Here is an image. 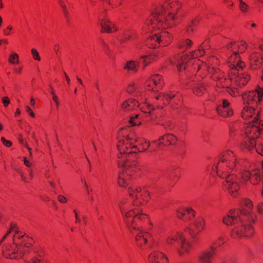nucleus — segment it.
Returning a JSON list of instances; mask_svg holds the SVG:
<instances>
[{
	"instance_id": "53",
	"label": "nucleus",
	"mask_w": 263,
	"mask_h": 263,
	"mask_svg": "<svg viewBox=\"0 0 263 263\" xmlns=\"http://www.w3.org/2000/svg\"><path fill=\"white\" fill-rule=\"evenodd\" d=\"M73 212H74V213L75 214V217H76V222L80 223V219L78 218V215L77 214V212L76 210H74Z\"/></svg>"
},
{
	"instance_id": "31",
	"label": "nucleus",
	"mask_w": 263,
	"mask_h": 263,
	"mask_svg": "<svg viewBox=\"0 0 263 263\" xmlns=\"http://www.w3.org/2000/svg\"><path fill=\"white\" fill-rule=\"evenodd\" d=\"M139 66V62L134 61L127 62L124 67V69L130 70L133 71H137Z\"/></svg>"
},
{
	"instance_id": "5",
	"label": "nucleus",
	"mask_w": 263,
	"mask_h": 263,
	"mask_svg": "<svg viewBox=\"0 0 263 263\" xmlns=\"http://www.w3.org/2000/svg\"><path fill=\"white\" fill-rule=\"evenodd\" d=\"M245 66V63L239 59H236L233 63L229 65L231 84L232 87L238 89V93L239 88L245 86L250 79V76L247 73L241 72Z\"/></svg>"
},
{
	"instance_id": "27",
	"label": "nucleus",
	"mask_w": 263,
	"mask_h": 263,
	"mask_svg": "<svg viewBox=\"0 0 263 263\" xmlns=\"http://www.w3.org/2000/svg\"><path fill=\"white\" fill-rule=\"evenodd\" d=\"M242 46H245L244 48H241L240 46L237 45L235 43H232L228 46V49L233 52V54L231 55V57L229 59V63L230 64L233 63L234 61L233 60V57H235L237 58V55H238V53L237 51V49L239 48L241 51V52H243L245 49L246 48V46L245 45V43H243Z\"/></svg>"
},
{
	"instance_id": "62",
	"label": "nucleus",
	"mask_w": 263,
	"mask_h": 263,
	"mask_svg": "<svg viewBox=\"0 0 263 263\" xmlns=\"http://www.w3.org/2000/svg\"><path fill=\"white\" fill-rule=\"evenodd\" d=\"M28 172L29 173V176L30 177V179H31L33 177V173L31 170H28Z\"/></svg>"
},
{
	"instance_id": "52",
	"label": "nucleus",
	"mask_w": 263,
	"mask_h": 263,
	"mask_svg": "<svg viewBox=\"0 0 263 263\" xmlns=\"http://www.w3.org/2000/svg\"><path fill=\"white\" fill-rule=\"evenodd\" d=\"M49 183L50 185L54 190V192L55 193H57L56 190H55L56 185H55V183L52 181H49Z\"/></svg>"
},
{
	"instance_id": "54",
	"label": "nucleus",
	"mask_w": 263,
	"mask_h": 263,
	"mask_svg": "<svg viewBox=\"0 0 263 263\" xmlns=\"http://www.w3.org/2000/svg\"><path fill=\"white\" fill-rule=\"evenodd\" d=\"M64 74L65 76V78H66V81L67 82V83L68 84H70V80L69 78V77L68 76V75L66 74V73L65 72H64Z\"/></svg>"
},
{
	"instance_id": "37",
	"label": "nucleus",
	"mask_w": 263,
	"mask_h": 263,
	"mask_svg": "<svg viewBox=\"0 0 263 263\" xmlns=\"http://www.w3.org/2000/svg\"><path fill=\"white\" fill-rule=\"evenodd\" d=\"M239 8L242 11L245 12L247 11L248 5L242 0H239Z\"/></svg>"
},
{
	"instance_id": "61",
	"label": "nucleus",
	"mask_w": 263,
	"mask_h": 263,
	"mask_svg": "<svg viewBox=\"0 0 263 263\" xmlns=\"http://www.w3.org/2000/svg\"><path fill=\"white\" fill-rule=\"evenodd\" d=\"M52 98L54 102H57V100H58V97L55 94L52 95Z\"/></svg>"
},
{
	"instance_id": "50",
	"label": "nucleus",
	"mask_w": 263,
	"mask_h": 263,
	"mask_svg": "<svg viewBox=\"0 0 263 263\" xmlns=\"http://www.w3.org/2000/svg\"><path fill=\"white\" fill-rule=\"evenodd\" d=\"M257 210L259 213H263V202L258 204Z\"/></svg>"
},
{
	"instance_id": "34",
	"label": "nucleus",
	"mask_w": 263,
	"mask_h": 263,
	"mask_svg": "<svg viewBox=\"0 0 263 263\" xmlns=\"http://www.w3.org/2000/svg\"><path fill=\"white\" fill-rule=\"evenodd\" d=\"M18 55L17 54L14 53L10 55L9 62L11 64H17L18 63Z\"/></svg>"
},
{
	"instance_id": "30",
	"label": "nucleus",
	"mask_w": 263,
	"mask_h": 263,
	"mask_svg": "<svg viewBox=\"0 0 263 263\" xmlns=\"http://www.w3.org/2000/svg\"><path fill=\"white\" fill-rule=\"evenodd\" d=\"M159 140H166L169 143L170 145H174L178 141V138L174 135L166 134L161 137Z\"/></svg>"
},
{
	"instance_id": "12",
	"label": "nucleus",
	"mask_w": 263,
	"mask_h": 263,
	"mask_svg": "<svg viewBox=\"0 0 263 263\" xmlns=\"http://www.w3.org/2000/svg\"><path fill=\"white\" fill-rule=\"evenodd\" d=\"M150 41H155L158 43L161 44L162 46H166L171 44L172 42V36L167 31H162L159 33L153 35L147 41V44ZM150 48H156L158 45L156 44H148Z\"/></svg>"
},
{
	"instance_id": "16",
	"label": "nucleus",
	"mask_w": 263,
	"mask_h": 263,
	"mask_svg": "<svg viewBox=\"0 0 263 263\" xmlns=\"http://www.w3.org/2000/svg\"><path fill=\"white\" fill-rule=\"evenodd\" d=\"M13 241L15 245H16V244H21L22 243L25 242L27 243V246H23V249L26 250L27 253H28V252L25 249V248H29L32 246L33 244V240L32 238L29 237L28 236H26L25 234L20 233V232L17 230H15V234L13 237Z\"/></svg>"
},
{
	"instance_id": "4",
	"label": "nucleus",
	"mask_w": 263,
	"mask_h": 263,
	"mask_svg": "<svg viewBox=\"0 0 263 263\" xmlns=\"http://www.w3.org/2000/svg\"><path fill=\"white\" fill-rule=\"evenodd\" d=\"M120 209L127 225H130L133 230L137 231V233L135 234L137 246L141 249H144V245L148 243L149 241V238L152 236L148 232L134 226V223L137 222V219L142 220L146 215L142 213V210L141 208H135L125 213L122 207L120 206ZM133 234L134 235L133 232Z\"/></svg>"
},
{
	"instance_id": "9",
	"label": "nucleus",
	"mask_w": 263,
	"mask_h": 263,
	"mask_svg": "<svg viewBox=\"0 0 263 263\" xmlns=\"http://www.w3.org/2000/svg\"><path fill=\"white\" fill-rule=\"evenodd\" d=\"M128 193L133 199V204L134 206L142 205L148 201L149 193L145 188L140 187H129Z\"/></svg>"
},
{
	"instance_id": "1",
	"label": "nucleus",
	"mask_w": 263,
	"mask_h": 263,
	"mask_svg": "<svg viewBox=\"0 0 263 263\" xmlns=\"http://www.w3.org/2000/svg\"><path fill=\"white\" fill-rule=\"evenodd\" d=\"M243 161H237L235 156L231 151H228L222 155L216 166L213 168L219 177L225 179L223 182V188L228 190L232 196L235 197L240 189L239 179L232 172L235 171L241 174V178L244 181L250 180V182L255 185L261 180L259 171L257 169L251 171L245 170L243 167Z\"/></svg>"
},
{
	"instance_id": "56",
	"label": "nucleus",
	"mask_w": 263,
	"mask_h": 263,
	"mask_svg": "<svg viewBox=\"0 0 263 263\" xmlns=\"http://www.w3.org/2000/svg\"><path fill=\"white\" fill-rule=\"evenodd\" d=\"M77 79L78 80V81L80 83V84L82 86H84V84H83V82L82 80L81 79H80V78H79L78 77H77Z\"/></svg>"
},
{
	"instance_id": "25",
	"label": "nucleus",
	"mask_w": 263,
	"mask_h": 263,
	"mask_svg": "<svg viewBox=\"0 0 263 263\" xmlns=\"http://www.w3.org/2000/svg\"><path fill=\"white\" fill-rule=\"evenodd\" d=\"M102 32L110 33L118 30L115 24L107 19H102L100 23Z\"/></svg>"
},
{
	"instance_id": "20",
	"label": "nucleus",
	"mask_w": 263,
	"mask_h": 263,
	"mask_svg": "<svg viewBox=\"0 0 263 263\" xmlns=\"http://www.w3.org/2000/svg\"><path fill=\"white\" fill-rule=\"evenodd\" d=\"M148 261L154 263H168L167 256L161 251H155L148 255Z\"/></svg>"
},
{
	"instance_id": "49",
	"label": "nucleus",
	"mask_w": 263,
	"mask_h": 263,
	"mask_svg": "<svg viewBox=\"0 0 263 263\" xmlns=\"http://www.w3.org/2000/svg\"><path fill=\"white\" fill-rule=\"evenodd\" d=\"M193 44V42L191 40L189 39H186L184 42V44L187 47H190Z\"/></svg>"
},
{
	"instance_id": "35",
	"label": "nucleus",
	"mask_w": 263,
	"mask_h": 263,
	"mask_svg": "<svg viewBox=\"0 0 263 263\" xmlns=\"http://www.w3.org/2000/svg\"><path fill=\"white\" fill-rule=\"evenodd\" d=\"M141 58L143 60V63L145 67L149 64L152 59V56H141Z\"/></svg>"
},
{
	"instance_id": "42",
	"label": "nucleus",
	"mask_w": 263,
	"mask_h": 263,
	"mask_svg": "<svg viewBox=\"0 0 263 263\" xmlns=\"http://www.w3.org/2000/svg\"><path fill=\"white\" fill-rule=\"evenodd\" d=\"M138 115H136L135 117H131L130 122L132 125H136L139 124V123L135 121V120L138 118Z\"/></svg>"
},
{
	"instance_id": "55",
	"label": "nucleus",
	"mask_w": 263,
	"mask_h": 263,
	"mask_svg": "<svg viewBox=\"0 0 263 263\" xmlns=\"http://www.w3.org/2000/svg\"><path fill=\"white\" fill-rule=\"evenodd\" d=\"M10 231H8L6 234L3 237L2 239L1 240L0 243H2L5 239L7 237V236H8V235L10 233Z\"/></svg>"
},
{
	"instance_id": "21",
	"label": "nucleus",
	"mask_w": 263,
	"mask_h": 263,
	"mask_svg": "<svg viewBox=\"0 0 263 263\" xmlns=\"http://www.w3.org/2000/svg\"><path fill=\"white\" fill-rule=\"evenodd\" d=\"M231 83L230 79L227 80L225 78H221L217 82V86L226 88L227 91L232 96L236 97L238 95V89L235 87H232V84L230 86Z\"/></svg>"
},
{
	"instance_id": "36",
	"label": "nucleus",
	"mask_w": 263,
	"mask_h": 263,
	"mask_svg": "<svg viewBox=\"0 0 263 263\" xmlns=\"http://www.w3.org/2000/svg\"><path fill=\"white\" fill-rule=\"evenodd\" d=\"M31 53H32L33 59L35 60H36V61L40 60L41 58L39 55V53L35 49L33 48L31 49Z\"/></svg>"
},
{
	"instance_id": "51",
	"label": "nucleus",
	"mask_w": 263,
	"mask_h": 263,
	"mask_svg": "<svg viewBox=\"0 0 263 263\" xmlns=\"http://www.w3.org/2000/svg\"><path fill=\"white\" fill-rule=\"evenodd\" d=\"M24 162L25 165L28 167H30L32 165V163L26 157L24 158Z\"/></svg>"
},
{
	"instance_id": "28",
	"label": "nucleus",
	"mask_w": 263,
	"mask_h": 263,
	"mask_svg": "<svg viewBox=\"0 0 263 263\" xmlns=\"http://www.w3.org/2000/svg\"><path fill=\"white\" fill-rule=\"evenodd\" d=\"M43 257L41 253L35 249H33L30 258L25 261L26 263H42Z\"/></svg>"
},
{
	"instance_id": "38",
	"label": "nucleus",
	"mask_w": 263,
	"mask_h": 263,
	"mask_svg": "<svg viewBox=\"0 0 263 263\" xmlns=\"http://www.w3.org/2000/svg\"><path fill=\"white\" fill-rule=\"evenodd\" d=\"M59 2L63 9V11H64L65 16L67 17L68 16L69 13L67 9L66 5L64 4L62 0H59Z\"/></svg>"
},
{
	"instance_id": "57",
	"label": "nucleus",
	"mask_w": 263,
	"mask_h": 263,
	"mask_svg": "<svg viewBox=\"0 0 263 263\" xmlns=\"http://www.w3.org/2000/svg\"><path fill=\"white\" fill-rule=\"evenodd\" d=\"M32 138L34 139V141H35V143H36V144H37V143H38V140H37V139H36V137H35V133H32Z\"/></svg>"
},
{
	"instance_id": "48",
	"label": "nucleus",
	"mask_w": 263,
	"mask_h": 263,
	"mask_svg": "<svg viewBox=\"0 0 263 263\" xmlns=\"http://www.w3.org/2000/svg\"><path fill=\"white\" fill-rule=\"evenodd\" d=\"M256 151L257 152V153L263 156V146L262 145H260L259 146H258L257 148H256Z\"/></svg>"
},
{
	"instance_id": "11",
	"label": "nucleus",
	"mask_w": 263,
	"mask_h": 263,
	"mask_svg": "<svg viewBox=\"0 0 263 263\" xmlns=\"http://www.w3.org/2000/svg\"><path fill=\"white\" fill-rule=\"evenodd\" d=\"M123 165L124 170L119 175L118 183L121 186L125 187L129 184L130 176L137 168L136 163L133 162L132 164H130L126 162Z\"/></svg>"
},
{
	"instance_id": "13",
	"label": "nucleus",
	"mask_w": 263,
	"mask_h": 263,
	"mask_svg": "<svg viewBox=\"0 0 263 263\" xmlns=\"http://www.w3.org/2000/svg\"><path fill=\"white\" fill-rule=\"evenodd\" d=\"M262 97L263 88L258 87L257 89L249 91L243 94L242 98L245 104L251 105L256 103L257 102H260Z\"/></svg>"
},
{
	"instance_id": "6",
	"label": "nucleus",
	"mask_w": 263,
	"mask_h": 263,
	"mask_svg": "<svg viewBox=\"0 0 263 263\" xmlns=\"http://www.w3.org/2000/svg\"><path fill=\"white\" fill-rule=\"evenodd\" d=\"M245 133L247 139L245 142V146L251 149L256 145L255 139L263 133V123H261L260 121L252 120L249 122Z\"/></svg>"
},
{
	"instance_id": "59",
	"label": "nucleus",
	"mask_w": 263,
	"mask_h": 263,
	"mask_svg": "<svg viewBox=\"0 0 263 263\" xmlns=\"http://www.w3.org/2000/svg\"><path fill=\"white\" fill-rule=\"evenodd\" d=\"M127 91L128 92H132L133 91V86H130L128 88H127Z\"/></svg>"
},
{
	"instance_id": "40",
	"label": "nucleus",
	"mask_w": 263,
	"mask_h": 263,
	"mask_svg": "<svg viewBox=\"0 0 263 263\" xmlns=\"http://www.w3.org/2000/svg\"><path fill=\"white\" fill-rule=\"evenodd\" d=\"M2 101L5 107H7L10 103V101L7 97H3L2 98Z\"/></svg>"
},
{
	"instance_id": "39",
	"label": "nucleus",
	"mask_w": 263,
	"mask_h": 263,
	"mask_svg": "<svg viewBox=\"0 0 263 263\" xmlns=\"http://www.w3.org/2000/svg\"><path fill=\"white\" fill-rule=\"evenodd\" d=\"M1 141L3 142V143L4 144V145L6 146V147H9L11 146L12 145L11 142L9 140H7L5 139V138L4 137L1 138Z\"/></svg>"
},
{
	"instance_id": "32",
	"label": "nucleus",
	"mask_w": 263,
	"mask_h": 263,
	"mask_svg": "<svg viewBox=\"0 0 263 263\" xmlns=\"http://www.w3.org/2000/svg\"><path fill=\"white\" fill-rule=\"evenodd\" d=\"M184 212L186 213L185 219H192L195 216V211L190 208H186L184 210Z\"/></svg>"
},
{
	"instance_id": "33",
	"label": "nucleus",
	"mask_w": 263,
	"mask_h": 263,
	"mask_svg": "<svg viewBox=\"0 0 263 263\" xmlns=\"http://www.w3.org/2000/svg\"><path fill=\"white\" fill-rule=\"evenodd\" d=\"M141 110L145 113L152 114L153 110H154V107L152 104L147 103L145 104V107H142Z\"/></svg>"
},
{
	"instance_id": "43",
	"label": "nucleus",
	"mask_w": 263,
	"mask_h": 263,
	"mask_svg": "<svg viewBox=\"0 0 263 263\" xmlns=\"http://www.w3.org/2000/svg\"><path fill=\"white\" fill-rule=\"evenodd\" d=\"M186 216V213L184 212V210L183 211H177V217L179 219H183V217Z\"/></svg>"
},
{
	"instance_id": "14",
	"label": "nucleus",
	"mask_w": 263,
	"mask_h": 263,
	"mask_svg": "<svg viewBox=\"0 0 263 263\" xmlns=\"http://www.w3.org/2000/svg\"><path fill=\"white\" fill-rule=\"evenodd\" d=\"M205 52L202 48L200 47L198 51H194L191 52L190 55H186L185 57H182L178 55L175 59L174 64L177 66L179 71L182 69H185V66H184V64L187 62V60L190 58H196L203 55Z\"/></svg>"
},
{
	"instance_id": "2",
	"label": "nucleus",
	"mask_w": 263,
	"mask_h": 263,
	"mask_svg": "<svg viewBox=\"0 0 263 263\" xmlns=\"http://www.w3.org/2000/svg\"><path fill=\"white\" fill-rule=\"evenodd\" d=\"M245 203V209L242 211L231 210L222 218L223 223L227 226L238 225L231 232V235L233 238H250L254 233L251 224L255 221L256 217L250 211L252 207V203L251 200L247 199Z\"/></svg>"
},
{
	"instance_id": "26",
	"label": "nucleus",
	"mask_w": 263,
	"mask_h": 263,
	"mask_svg": "<svg viewBox=\"0 0 263 263\" xmlns=\"http://www.w3.org/2000/svg\"><path fill=\"white\" fill-rule=\"evenodd\" d=\"M138 106V102L136 100L132 99L125 100L121 105L122 109L125 111L135 110Z\"/></svg>"
},
{
	"instance_id": "3",
	"label": "nucleus",
	"mask_w": 263,
	"mask_h": 263,
	"mask_svg": "<svg viewBox=\"0 0 263 263\" xmlns=\"http://www.w3.org/2000/svg\"><path fill=\"white\" fill-rule=\"evenodd\" d=\"M168 5L172 9V12H169L167 18L166 17L165 13L168 7L160 6L152 13L151 18L145 24L149 25L151 24L153 28L157 27L159 29H164L174 26L175 24L173 23V21L175 19L174 13L181 7V3L179 1H174Z\"/></svg>"
},
{
	"instance_id": "41",
	"label": "nucleus",
	"mask_w": 263,
	"mask_h": 263,
	"mask_svg": "<svg viewBox=\"0 0 263 263\" xmlns=\"http://www.w3.org/2000/svg\"><path fill=\"white\" fill-rule=\"evenodd\" d=\"M130 39V35L127 32H125L123 34V39L121 40V42H124Z\"/></svg>"
},
{
	"instance_id": "8",
	"label": "nucleus",
	"mask_w": 263,
	"mask_h": 263,
	"mask_svg": "<svg viewBox=\"0 0 263 263\" xmlns=\"http://www.w3.org/2000/svg\"><path fill=\"white\" fill-rule=\"evenodd\" d=\"M23 246H27L25 242L21 244H16L15 245V248H13L10 245H4L2 249L3 255L5 258L11 259L21 258L27 252L23 249Z\"/></svg>"
},
{
	"instance_id": "44",
	"label": "nucleus",
	"mask_w": 263,
	"mask_h": 263,
	"mask_svg": "<svg viewBox=\"0 0 263 263\" xmlns=\"http://www.w3.org/2000/svg\"><path fill=\"white\" fill-rule=\"evenodd\" d=\"M25 109L26 112H28L31 117H34L35 114L33 113L31 109L28 106H26Z\"/></svg>"
},
{
	"instance_id": "24",
	"label": "nucleus",
	"mask_w": 263,
	"mask_h": 263,
	"mask_svg": "<svg viewBox=\"0 0 263 263\" xmlns=\"http://www.w3.org/2000/svg\"><path fill=\"white\" fill-rule=\"evenodd\" d=\"M250 65L252 69H258L262 65L263 57L259 53L254 52L249 57Z\"/></svg>"
},
{
	"instance_id": "17",
	"label": "nucleus",
	"mask_w": 263,
	"mask_h": 263,
	"mask_svg": "<svg viewBox=\"0 0 263 263\" xmlns=\"http://www.w3.org/2000/svg\"><path fill=\"white\" fill-rule=\"evenodd\" d=\"M217 111L218 114L223 117H230L233 115L231 104L226 99L221 101L217 107Z\"/></svg>"
},
{
	"instance_id": "18",
	"label": "nucleus",
	"mask_w": 263,
	"mask_h": 263,
	"mask_svg": "<svg viewBox=\"0 0 263 263\" xmlns=\"http://www.w3.org/2000/svg\"><path fill=\"white\" fill-rule=\"evenodd\" d=\"M259 112L255 109L254 106L245 105L241 112L242 117L245 120H249L253 118L252 120L259 121L258 116Z\"/></svg>"
},
{
	"instance_id": "46",
	"label": "nucleus",
	"mask_w": 263,
	"mask_h": 263,
	"mask_svg": "<svg viewBox=\"0 0 263 263\" xmlns=\"http://www.w3.org/2000/svg\"><path fill=\"white\" fill-rule=\"evenodd\" d=\"M145 144H146V145H144L142 143H140L141 144L143 145V146H144V148H143V149L142 150H141V151L139 150V152H144V151H145L146 150H147V148L149 147V145H149V142H147L146 140H145Z\"/></svg>"
},
{
	"instance_id": "63",
	"label": "nucleus",
	"mask_w": 263,
	"mask_h": 263,
	"mask_svg": "<svg viewBox=\"0 0 263 263\" xmlns=\"http://www.w3.org/2000/svg\"><path fill=\"white\" fill-rule=\"evenodd\" d=\"M4 33L6 35H8L10 33L9 30H4Z\"/></svg>"
},
{
	"instance_id": "60",
	"label": "nucleus",
	"mask_w": 263,
	"mask_h": 263,
	"mask_svg": "<svg viewBox=\"0 0 263 263\" xmlns=\"http://www.w3.org/2000/svg\"><path fill=\"white\" fill-rule=\"evenodd\" d=\"M54 50L56 52V53L58 54V51L59 50V46L57 45H55L54 48Z\"/></svg>"
},
{
	"instance_id": "58",
	"label": "nucleus",
	"mask_w": 263,
	"mask_h": 263,
	"mask_svg": "<svg viewBox=\"0 0 263 263\" xmlns=\"http://www.w3.org/2000/svg\"><path fill=\"white\" fill-rule=\"evenodd\" d=\"M84 184H85V187L86 191L87 194H89V191L88 189V186L87 184H86V182H84Z\"/></svg>"
},
{
	"instance_id": "15",
	"label": "nucleus",
	"mask_w": 263,
	"mask_h": 263,
	"mask_svg": "<svg viewBox=\"0 0 263 263\" xmlns=\"http://www.w3.org/2000/svg\"><path fill=\"white\" fill-rule=\"evenodd\" d=\"M205 220L202 217H197L190 225L189 232L193 238H196L198 234L204 228Z\"/></svg>"
},
{
	"instance_id": "10",
	"label": "nucleus",
	"mask_w": 263,
	"mask_h": 263,
	"mask_svg": "<svg viewBox=\"0 0 263 263\" xmlns=\"http://www.w3.org/2000/svg\"><path fill=\"white\" fill-rule=\"evenodd\" d=\"M137 141H138L137 138L134 135L128 137L125 140L119 141L117 148L122 158H123V156H125L126 158L129 157L132 153H136L135 151H130V148L138 149L137 146L134 144Z\"/></svg>"
},
{
	"instance_id": "22",
	"label": "nucleus",
	"mask_w": 263,
	"mask_h": 263,
	"mask_svg": "<svg viewBox=\"0 0 263 263\" xmlns=\"http://www.w3.org/2000/svg\"><path fill=\"white\" fill-rule=\"evenodd\" d=\"M216 248L211 246L210 248L202 252L198 257L200 263H212L211 260L212 257L215 253Z\"/></svg>"
},
{
	"instance_id": "47",
	"label": "nucleus",
	"mask_w": 263,
	"mask_h": 263,
	"mask_svg": "<svg viewBox=\"0 0 263 263\" xmlns=\"http://www.w3.org/2000/svg\"><path fill=\"white\" fill-rule=\"evenodd\" d=\"M20 143H21L22 144H23V145H24V146H26V147L28 149V150H29V151L30 155H31V148H30V147H29L28 146V145L27 144V143H26L23 141V139H20Z\"/></svg>"
},
{
	"instance_id": "64",
	"label": "nucleus",
	"mask_w": 263,
	"mask_h": 263,
	"mask_svg": "<svg viewBox=\"0 0 263 263\" xmlns=\"http://www.w3.org/2000/svg\"><path fill=\"white\" fill-rule=\"evenodd\" d=\"M30 103L32 106L34 105L35 104V101L32 98L30 100Z\"/></svg>"
},
{
	"instance_id": "23",
	"label": "nucleus",
	"mask_w": 263,
	"mask_h": 263,
	"mask_svg": "<svg viewBox=\"0 0 263 263\" xmlns=\"http://www.w3.org/2000/svg\"><path fill=\"white\" fill-rule=\"evenodd\" d=\"M201 79V77H198L193 80V92L198 96H202L206 91V84Z\"/></svg>"
},
{
	"instance_id": "29",
	"label": "nucleus",
	"mask_w": 263,
	"mask_h": 263,
	"mask_svg": "<svg viewBox=\"0 0 263 263\" xmlns=\"http://www.w3.org/2000/svg\"><path fill=\"white\" fill-rule=\"evenodd\" d=\"M176 96L174 94L171 93H160L159 95L156 96L155 97V100L157 101H159L161 102H164L166 100L167 101H170L173 98H175Z\"/></svg>"
},
{
	"instance_id": "19",
	"label": "nucleus",
	"mask_w": 263,
	"mask_h": 263,
	"mask_svg": "<svg viewBox=\"0 0 263 263\" xmlns=\"http://www.w3.org/2000/svg\"><path fill=\"white\" fill-rule=\"evenodd\" d=\"M147 83L149 87H152V90L153 91H159L164 85L162 77L159 74L152 76Z\"/></svg>"
},
{
	"instance_id": "7",
	"label": "nucleus",
	"mask_w": 263,
	"mask_h": 263,
	"mask_svg": "<svg viewBox=\"0 0 263 263\" xmlns=\"http://www.w3.org/2000/svg\"><path fill=\"white\" fill-rule=\"evenodd\" d=\"M165 241L169 245H172L175 241L178 242L180 247L177 249V252L181 256L187 253L191 248L190 243L185 240L181 232H176L168 235L165 239Z\"/></svg>"
},
{
	"instance_id": "45",
	"label": "nucleus",
	"mask_w": 263,
	"mask_h": 263,
	"mask_svg": "<svg viewBox=\"0 0 263 263\" xmlns=\"http://www.w3.org/2000/svg\"><path fill=\"white\" fill-rule=\"evenodd\" d=\"M58 199L60 202L63 203H66L67 202L66 198L64 196L61 195L58 196Z\"/></svg>"
}]
</instances>
